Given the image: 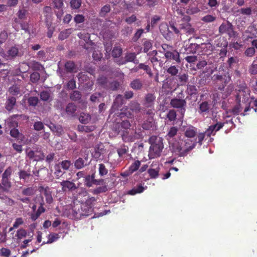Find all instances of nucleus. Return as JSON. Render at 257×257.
Segmentation results:
<instances>
[{
	"mask_svg": "<svg viewBox=\"0 0 257 257\" xmlns=\"http://www.w3.org/2000/svg\"><path fill=\"white\" fill-rule=\"evenodd\" d=\"M149 141L151 144L149 153V158L152 159L159 157L164 149L162 138L152 136L150 138Z\"/></svg>",
	"mask_w": 257,
	"mask_h": 257,
	"instance_id": "nucleus-1",
	"label": "nucleus"
},
{
	"mask_svg": "<svg viewBox=\"0 0 257 257\" xmlns=\"http://www.w3.org/2000/svg\"><path fill=\"white\" fill-rule=\"evenodd\" d=\"M156 96L154 93H148L146 94L143 100V108L144 113L148 115L154 114Z\"/></svg>",
	"mask_w": 257,
	"mask_h": 257,
	"instance_id": "nucleus-2",
	"label": "nucleus"
},
{
	"mask_svg": "<svg viewBox=\"0 0 257 257\" xmlns=\"http://www.w3.org/2000/svg\"><path fill=\"white\" fill-rule=\"evenodd\" d=\"M90 215L82 208V205L75 204L70 211V218L74 219H80L82 217L88 216Z\"/></svg>",
	"mask_w": 257,
	"mask_h": 257,
	"instance_id": "nucleus-3",
	"label": "nucleus"
},
{
	"mask_svg": "<svg viewBox=\"0 0 257 257\" xmlns=\"http://www.w3.org/2000/svg\"><path fill=\"white\" fill-rule=\"evenodd\" d=\"M219 32L221 35L227 34L229 38H235L238 34L236 32L234 31L232 24L228 21L221 24L219 27Z\"/></svg>",
	"mask_w": 257,
	"mask_h": 257,
	"instance_id": "nucleus-4",
	"label": "nucleus"
},
{
	"mask_svg": "<svg viewBox=\"0 0 257 257\" xmlns=\"http://www.w3.org/2000/svg\"><path fill=\"white\" fill-rule=\"evenodd\" d=\"M169 147L171 152L175 153L180 157H184L186 155H183L185 153L182 141L178 142L177 141H171L169 142Z\"/></svg>",
	"mask_w": 257,
	"mask_h": 257,
	"instance_id": "nucleus-5",
	"label": "nucleus"
},
{
	"mask_svg": "<svg viewBox=\"0 0 257 257\" xmlns=\"http://www.w3.org/2000/svg\"><path fill=\"white\" fill-rule=\"evenodd\" d=\"M185 99L174 98L170 101V105L174 108L180 109V112L182 116H184L186 106Z\"/></svg>",
	"mask_w": 257,
	"mask_h": 257,
	"instance_id": "nucleus-6",
	"label": "nucleus"
},
{
	"mask_svg": "<svg viewBox=\"0 0 257 257\" xmlns=\"http://www.w3.org/2000/svg\"><path fill=\"white\" fill-rule=\"evenodd\" d=\"M184 151H185L183 155H186L192 150L196 146L197 142L196 139L186 138L182 140Z\"/></svg>",
	"mask_w": 257,
	"mask_h": 257,
	"instance_id": "nucleus-7",
	"label": "nucleus"
},
{
	"mask_svg": "<svg viewBox=\"0 0 257 257\" xmlns=\"http://www.w3.org/2000/svg\"><path fill=\"white\" fill-rule=\"evenodd\" d=\"M164 56L166 59L165 62L166 63L167 61H171V60L174 61L177 64L181 63L180 54L176 50L172 49L169 52H166Z\"/></svg>",
	"mask_w": 257,
	"mask_h": 257,
	"instance_id": "nucleus-8",
	"label": "nucleus"
},
{
	"mask_svg": "<svg viewBox=\"0 0 257 257\" xmlns=\"http://www.w3.org/2000/svg\"><path fill=\"white\" fill-rule=\"evenodd\" d=\"M122 139L124 142H133L136 140L140 139L141 135L135 132L134 133H130L128 131H124L121 134Z\"/></svg>",
	"mask_w": 257,
	"mask_h": 257,
	"instance_id": "nucleus-9",
	"label": "nucleus"
},
{
	"mask_svg": "<svg viewBox=\"0 0 257 257\" xmlns=\"http://www.w3.org/2000/svg\"><path fill=\"white\" fill-rule=\"evenodd\" d=\"M96 201L95 197H88L86 198L84 202H82L81 204L82 206V208L87 212L90 215H91L93 211V203Z\"/></svg>",
	"mask_w": 257,
	"mask_h": 257,
	"instance_id": "nucleus-10",
	"label": "nucleus"
},
{
	"mask_svg": "<svg viewBox=\"0 0 257 257\" xmlns=\"http://www.w3.org/2000/svg\"><path fill=\"white\" fill-rule=\"evenodd\" d=\"M1 56L7 60H12L19 56L18 48L16 46L11 47L7 52V53L1 54Z\"/></svg>",
	"mask_w": 257,
	"mask_h": 257,
	"instance_id": "nucleus-11",
	"label": "nucleus"
},
{
	"mask_svg": "<svg viewBox=\"0 0 257 257\" xmlns=\"http://www.w3.org/2000/svg\"><path fill=\"white\" fill-rule=\"evenodd\" d=\"M176 76L177 78L172 77V80H176L177 81V87L185 85L188 81V75L186 73H179Z\"/></svg>",
	"mask_w": 257,
	"mask_h": 257,
	"instance_id": "nucleus-12",
	"label": "nucleus"
},
{
	"mask_svg": "<svg viewBox=\"0 0 257 257\" xmlns=\"http://www.w3.org/2000/svg\"><path fill=\"white\" fill-rule=\"evenodd\" d=\"M131 123L128 120H123L115 125L114 128L118 134L123 133L124 131H128L131 127Z\"/></svg>",
	"mask_w": 257,
	"mask_h": 257,
	"instance_id": "nucleus-13",
	"label": "nucleus"
},
{
	"mask_svg": "<svg viewBox=\"0 0 257 257\" xmlns=\"http://www.w3.org/2000/svg\"><path fill=\"white\" fill-rule=\"evenodd\" d=\"M184 136L187 138L193 139L197 134V128L193 125H189L184 128Z\"/></svg>",
	"mask_w": 257,
	"mask_h": 257,
	"instance_id": "nucleus-14",
	"label": "nucleus"
},
{
	"mask_svg": "<svg viewBox=\"0 0 257 257\" xmlns=\"http://www.w3.org/2000/svg\"><path fill=\"white\" fill-rule=\"evenodd\" d=\"M60 185L62 186V190L63 191H66L67 190L69 191H73L77 188L75 184L69 181H63L60 182Z\"/></svg>",
	"mask_w": 257,
	"mask_h": 257,
	"instance_id": "nucleus-15",
	"label": "nucleus"
},
{
	"mask_svg": "<svg viewBox=\"0 0 257 257\" xmlns=\"http://www.w3.org/2000/svg\"><path fill=\"white\" fill-rule=\"evenodd\" d=\"M124 103V99L122 95H117L111 107V110L115 111L120 108Z\"/></svg>",
	"mask_w": 257,
	"mask_h": 257,
	"instance_id": "nucleus-16",
	"label": "nucleus"
},
{
	"mask_svg": "<svg viewBox=\"0 0 257 257\" xmlns=\"http://www.w3.org/2000/svg\"><path fill=\"white\" fill-rule=\"evenodd\" d=\"M167 65L168 63L166 64V68L165 69L167 73L173 77L176 76L179 73V67L175 65Z\"/></svg>",
	"mask_w": 257,
	"mask_h": 257,
	"instance_id": "nucleus-17",
	"label": "nucleus"
},
{
	"mask_svg": "<svg viewBox=\"0 0 257 257\" xmlns=\"http://www.w3.org/2000/svg\"><path fill=\"white\" fill-rule=\"evenodd\" d=\"M200 45L196 43H190L189 45H186L184 46L185 51L184 53L186 54H195L199 49Z\"/></svg>",
	"mask_w": 257,
	"mask_h": 257,
	"instance_id": "nucleus-18",
	"label": "nucleus"
},
{
	"mask_svg": "<svg viewBox=\"0 0 257 257\" xmlns=\"http://www.w3.org/2000/svg\"><path fill=\"white\" fill-rule=\"evenodd\" d=\"M178 128L177 126H171L168 131V133L165 136L166 140L168 142L172 141V140L177 134Z\"/></svg>",
	"mask_w": 257,
	"mask_h": 257,
	"instance_id": "nucleus-19",
	"label": "nucleus"
},
{
	"mask_svg": "<svg viewBox=\"0 0 257 257\" xmlns=\"http://www.w3.org/2000/svg\"><path fill=\"white\" fill-rule=\"evenodd\" d=\"M130 86L135 90H140L143 86L142 81L140 79H134L130 84Z\"/></svg>",
	"mask_w": 257,
	"mask_h": 257,
	"instance_id": "nucleus-20",
	"label": "nucleus"
},
{
	"mask_svg": "<svg viewBox=\"0 0 257 257\" xmlns=\"http://www.w3.org/2000/svg\"><path fill=\"white\" fill-rule=\"evenodd\" d=\"M16 104V98L14 96H10L8 98L6 103V109L9 111H11L12 109H13L14 107Z\"/></svg>",
	"mask_w": 257,
	"mask_h": 257,
	"instance_id": "nucleus-21",
	"label": "nucleus"
},
{
	"mask_svg": "<svg viewBox=\"0 0 257 257\" xmlns=\"http://www.w3.org/2000/svg\"><path fill=\"white\" fill-rule=\"evenodd\" d=\"M2 192H9L12 187V183L10 179L2 178L1 180Z\"/></svg>",
	"mask_w": 257,
	"mask_h": 257,
	"instance_id": "nucleus-22",
	"label": "nucleus"
},
{
	"mask_svg": "<svg viewBox=\"0 0 257 257\" xmlns=\"http://www.w3.org/2000/svg\"><path fill=\"white\" fill-rule=\"evenodd\" d=\"M44 204L43 201L41 202L37 211L31 214V218L33 221H35L42 213L45 212L46 209L43 206Z\"/></svg>",
	"mask_w": 257,
	"mask_h": 257,
	"instance_id": "nucleus-23",
	"label": "nucleus"
},
{
	"mask_svg": "<svg viewBox=\"0 0 257 257\" xmlns=\"http://www.w3.org/2000/svg\"><path fill=\"white\" fill-rule=\"evenodd\" d=\"M49 127L51 131L56 133L59 136L62 135L63 133V129L60 125H56L54 123H51L49 125Z\"/></svg>",
	"mask_w": 257,
	"mask_h": 257,
	"instance_id": "nucleus-24",
	"label": "nucleus"
},
{
	"mask_svg": "<svg viewBox=\"0 0 257 257\" xmlns=\"http://www.w3.org/2000/svg\"><path fill=\"white\" fill-rule=\"evenodd\" d=\"M76 108V105L74 103L70 102L67 105L65 111L68 115L73 116L75 113Z\"/></svg>",
	"mask_w": 257,
	"mask_h": 257,
	"instance_id": "nucleus-25",
	"label": "nucleus"
},
{
	"mask_svg": "<svg viewBox=\"0 0 257 257\" xmlns=\"http://www.w3.org/2000/svg\"><path fill=\"white\" fill-rule=\"evenodd\" d=\"M129 107L131 110L135 113H138L142 110L140 104L137 101H132L129 104Z\"/></svg>",
	"mask_w": 257,
	"mask_h": 257,
	"instance_id": "nucleus-26",
	"label": "nucleus"
},
{
	"mask_svg": "<svg viewBox=\"0 0 257 257\" xmlns=\"http://www.w3.org/2000/svg\"><path fill=\"white\" fill-rule=\"evenodd\" d=\"M72 32L73 30L71 28L65 29L60 32L58 36V39L61 41L64 40L68 38Z\"/></svg>",
	"mask_w": 257,
	"mask_h": 257,
	"instance_id": "nucleus-27",
	"label": "nucleus"
},
{
	"mask_svg": "<svg viewBox=\"0 0 257 257\" xmlns=\"http://www.w3.org/2000/svg\"><path fill=\"white\" fill-rule=\"evenodd\" d=\"M85 160L87 161L86 158H85L84 159L82 158H79L76 160L74 162L75 168L77 169H81L86 166L87 163L85 162Z\"/></svg>",
	"mask_w": 257,
	"mask_h": 257,
	"instance_id": "nucleus-28",
	"label": "nucleus"
},
{
	"mask_svg": "<svg viewBox=\"0 0 257 257\" xmlns=\"http://www.w3.org/2000/svg\"><path fill=\"white\" fill-rule=\"evenodd\" d=\"M43 14L45 17V21H51L52 16V8L50 7L46 6L43 9Z\"/></svg>",
	"mask_w": 257,
	"mask_h": 257,
	"instance_id": "nucleus-29",
	"label": "nucleus"
},
{
	"mask_svg": "<svg viewBox=\"0 0 257 257\" xmlns=\"http://www.w3.org/2000/svg\"><path fill=\"white\" fill-rule=\"evenodd\" d=\"M28 67L33 70H41L44 69L43 65L39 62L33 61L27 64Z\"/></svg>",
	"mask_w": 257,
	"mask_h": 257,
	"instance_id": "nucleus-30",
	"label": "nucleus"
},
{
	"mask_svg": "<svg viewBox=\"0 0 257 257\" xmlns=\"http://www.w3.org/2000/svg\"><path fill=\"white\" fill-rule=\"evenodd\" d=\"M128 146H125L124 144L120 145V147L117 149V153L118 156L120 158L123 157L124 155L126 154L128 152Z\"/></svg>",
	"mask_w": 257,
	"mask_h": 257,
	"instance_id": "nucleus-31",
	"label": "nucleus"
},
{
	"mask_svg": "<svg viewBox=\"0 0 257 257\" xmlns=\"http://www.w3.org/2000/svg\"><path fill=\"white\" fill-rule=\"evenodd\" d=\"M210 109V105L207 101H203L199 105V112L202 113L204 112H208Z\"/></svg>",
	"mask_w": 257,
	"mask_h": 257,
	"instance_id": "nucleus-32",
	"label": "nucleus"
},
{
	"mask_svg": "<svg viewBox=\"0 0 257 257\" xmlns=\"http://www.w3.org/2000/svg\"><path fill=\"white\" fill-rule=\"evenodd\" d=\"M97 82L102 87L107 88L108 81L106 77L104 76H99L97 80Z\"/></svg>",
	"mask_w": 257,
	"mask_h": 257,
	"instance_id": "nucleus-33",
	"label": "nucleus"
},
{
	"mask_svg": "<svg viewBox=\"0 0 257 257\" xmlns=\"http://www.w3.org/2000/svg\"><path fill=\"white\" fill-rule=\"evenodd\" d=\"M46 26L47 27L48 31L47 33V37L51 38L55 31V27L52 26V22L49 21H45Z\"/></svg>",
	"mask_w": 257,
	"mask_h": 257,
	"instance_id": "nucleus-34",
	"label": "nucleus"
},
{
	"mask_svg": "<svg viewBox=\"0 0 257 257\" xmlns=\"http://www.w3.org/2000/svg\"><path fill=\"white\" fill-rule=\"evenodd\" d=\"M36 189L33 187L24 188L22 191V194L25 196H33L35 194Z\"/></svg>",
	"mask_w": 257,
	"mask_h": 257,
	"instance_id": "nucleus-35",
	"label": "nucleus"
},
{
	"mask_svg": "<svg viewBox=\"0 0 257 257\" xmlns=\"http://www.w3.org/2000/svg\"><path fill=\"white\" fill-rule=\"evenodd\" d=\"M144 190V188L143 186L140 184L137 186V187H135L132 189L129 190L127 192V194L131 195H135L138 193H141L143 192Z\"/></svg>",
	"mask_w": 257,
	"mask_h": 257,
	"instance_id": "nucleus-36",
	"label": "nucleus"
},
{
	"mask_svg": "<svg viewBox=\"0 0 257 257\" xmlns=\"http://www.w3.org/2000/svg\"><path fill=\"white\" fill-rule=\"evenodd\" d=\"M8 91L12 95H18L21 93L20 87L18 85H13L9 88Z\"/></svg>",
	"mask_w": 257,
	"mask_h": 257,
	"instance_id": "nucleus-37",
	"label": "nucleus"
},
{
	"mask_svg": "<svg viewBox=\"0 0 257 257\" xmlns=\"http://www.w3.org/2000/svg\"><path fill=\"white\" fill-rule=\"evenodd\" d=\"M186 92L188 95L193 96L197 94L198 91L195 86L194 85L189 84L187 85Z\"/></svg>",
	"mask_w": 257,
	"mask_h": 257,
	"instance_id": "nucleus-38",
	"label": "nucleus"
},
{
	"mask_svg": "<svg viewBox=\"0 0 257 257\" xmlns=\"http://www.w3.org/2000/svg\"><path fill=\"white\" fill-rule=\"evenodd\" d=\"M141 165V162L139 160H136L133 162L129 167L128 172L129 173L132 174L135 171H137Z\"/></svg>",
	"mask_w": 257,
	"mask_h": 257,
	"instance_id": "nucleus-39",
	"label": "nucleus"
},
{
	"mask_svg": "<svg viewBox=\"0 0 257 257\" xmlns=\"http://www.w3.org/2000/svg\"><path fill=\"white\" fill-rule=\"evenodd\" d=\"M122 53V49L119 46H115L112 51V56L113 58H119Z\"/></svg>",
	"mask_w": 257,
	"mask_h": 257,
	"instance_id": "nucleus-40",
	"label": "nucleus"
},
{
	"mask_svg": "<svg viewBox=\"0 0 257 257\" xmlns=\"http://www.w3.org/2000/svg\"><path fill=\"white\" fill-rule=\"evenodd\" d=\"M88 192L85 190H81L77 195V199H79L80 202H83L86 198H88Z\"/></svg>",
	"mask_w": 257,
	"mask_h": 257,
	"instance_id": "nucleus-41",
	"label": "nucleus"
},
{
	"mask_svg": "<svg viewBox=\"0 0 257 257\" xmlns=\"http://www.w3.org/2000/svg\"><path fill=\"white\" fill-rule=\"evenodd\" d=\"M201 48L205 53L210 54L214 49V47L210 43L201 44Z\"/></svg>",
	"mask_w": 257,
	"mask_h": 257,
	"instance_id": "nucleus-42",
	"label": "nucleus"
},
{
	"mask_svg": "<svg viewBox=\"0 0 257 257\" xmlns=\"http://www.w3.org/2000/svg\"><path fill=\"white\" fill-rule=\"evenodd\" d=\"M60 237L58 233H50L48 236V240L46 242H44L42 244L45 243H51L56 240H57Z\"/></svg>",
	"mask_w": 257,
	"mask_h": 257,
	"instance_id": "nucleus-43",
	"label": "nucleus"
},
{
	"mask_svg": "<svg viewBox=\"0 0 257 257\" xmlns=\"http://www.w3.org/2000/svg\"><path fill=\"white\" fill-rule=\"evenodd\" d=\"M72 165L70 160H63L59 163V166L64 170H68Z\"/></svg>",
	"mask_w": 257,
	"mask_h": 257,
	"instance_id": "nucleus-44",
	"label": "nucleus"
},
{
	"mask_svg": "<svg viewBox=\"0 0 257 257\" xmlns=\"http://www.w3.org/2000/svg\"><path fill=\"white\" fill-rule=\"evenodd\" d=\"M91 119V116L88 114H86L84 113H81L79 120L82 123L84 124H86L88 123Z\"/></svg>",
	"mask_w": 257,
	"mask_h": 257,
	"instance_id": "nucleus-45",
	"label": "nucleus"
},
{
	"mask_svg": "<svg viewBox=\"0 0 257 257\" xmlns=\"http://www.w3.org/2000/svg\"><path fill=\"white\" fill-rule=\"evenodd\" d=\"M160 169L157 168L156 169H149L148 170V173L152 179H156L159 176Z\"/></svg>",
	"mask_w": 257,
	"mask_h": 257,
	"instance_id": "nucleus-46",
	"label": "nucleus"
},
{
	"mask_svg": "<svg viewBox=\"0 0 257 257\" xmlns=\"http://www.w3.org/2000/svg\"><path fill=\"white\" fill-rule=\"evenodd\" d=\"M181 28L185 30L187 34L191 35L194 33V29L191 27V26L189 23L181 24Z\"/></svg>",
	"mask_w": 257,
	"mask_h": 257,
	"instance_id": "nucleus-47",
	"label": "nucleus"
},
{
	"mask_svg": "<svg viewBox=\"0 0 257 257\" xmlns=\"http://www.w3.org/2000/svg\"><path fill=\"white\" fill-rule=\"evenodd\" d=\"M139 68L145 71L150 77L153 76V74L152 72L151 69L148 65H146L144 63H140L139 64Z\"/></svg>",
	"mask_w": 257,
	"mask_h": 257,
	"instance_id": "nucleus-48",
	"label": "nucleus"
},
{
	"mask_svg": "<svg viewBox=\"0 0 257 257\" xmlns=\"http://www.w3.org/2000/svg\"><path fill=\"white\" fill-rule=\"evenodd\" d=\"M152 43L150 40H145L143 43V52L147 53L152 47Z\"/></svg>",
	"mask_w": 257,
	"mask_h": 257,
	"instance_id": "nucleus-49",
	"label": "nucleus"
},
{
	"mask_svg": "<svg viewBox=\"0 0 257 257\" xmlns=\"http://www.w3.org/2000/svg\"><path fill=\"white\" fill-rule=\"evenodd\" d=\"M81 0H71L70 2V7L73 10H77L79 9L81 6Z\"/></svg>",
	"mask_w": 257,
	"mask_h": 257,
	"instance_id": "nucleus-50",
	"label": "nucleus"
},
{
	"mask_svg": "<svg viewBox=\"0 0 257 257\" xmlns=\"http://www.w3.org/2000/svg\"><path fill=\"white\" fill-rule=\"evenodd\" d=\"M66 70L69 72H73L75 68V64L73 61H68L65 64Z\"/></svg>",
	"mask_w": 257,
	"mask_h": 257,
	"instance_id": "nucleus-51",
	"label": "nucleus"
},
{
	"mask_svg": "<svg viewBox=\"0 0 257 257\" xmlns=\"http://www.w3.org/2000/svg\"><path fill=\"white\" fill-rule=\"evenodd\" d=\"M27 235V231L26 230L21 228L17 230V233L16 234V236L17 237L18 239H21L25 237H26Z\"/></svg>",
	"mask_w": 257,
	"mask_h": 257,
	"instance_id": "nucleus-52",
	"label": "nucleus"
},
{
	"mask_svg": "<svg viewBox=\"0 0 257 257\" xmlns=\"http://www.w3.org/2000/svg\"><path fill=\"white\" fill-rule=\"evenodd\" d=\"M70 98L73 101L79 100L81 98V94L79 91H74L73 93L70 94Z\"/></svg>",
	"mask_w": 257,
	"mask_h": 257,
	"instance_id": "nucleus-53",
	"label": "nucleus"
},
{
	"mask_svg": "<svg viewBox=\"0 0 257 257\" xmlns=\"http://www.w3.org/2000/svg\"><path fill=\"white\" fill-rule=\"evenodd\" d=\"M13 169L11 167H8L2 174V178L10 179Z\"/></svg>",
	"mask_w": 257,
	"mask_h": 257,
	"instance_id": "nucleus-54",
	"label": "nucleus"
},
{
	"mask_svg": "<svg viewBox=\"0 0 257 257\" xmlns=\"http://www.w3.org/2000/svg\"><path fill=\"white\" fill-rule=\"evenodd\" d=\"M40 79V75L38 72H33L30 75V81L33 83H37Z\"/></svg>",
	"mask_w": 257,
	"mask_h": 257,
	"instance_id": "nucleus-55",
	"label": "nucleus"
},
{
	"mask_svg": "<svg viewBox=\"0 0 257 257\" xmlns=\"http://www.w3.org/2000/svg\"><path fill=\"white\" fill-rule=\"evenodd\" d=\"M94 178H95V175L93 174L92 175H88L86 176L85 178V184L86 186L90 187L92 186L93 184V180Z\"/></svg>",
	"mask_w": 257,
	"mask_h": 257,
	"instance_id": "nucleus-56",
	"label": "nucleus"
},
{
	"mask_svg": "<svg viewBox=\"0 0 257 257\" xmlns=\"http://www.w3.org/2000/svg\"><path fill=\"white\" fill-rule=\"evenodd\" d=\"M124 58L126 63L132 62L134 61L135 59L136 58V54L134 52L127 53L126 54Z\"/></svg>",
	"mask_w": 257,
	"mask_h": 257,
	"instance_id": "nucleus-57",
	"label": "nucleus"
},
{
	"mask_svg": "<svg viewBox=\"0 0 257 257\" xmlns=\"http://www.w3.org/2000/svg\"><path fill=\"white\" fill-rule=\"evenodd\" d=\"M98 171L100 176H103L108 173V170L103 164H99Z\"/></svg>",
	"mask_w": 257,
	"mask_h": 257,
	"instance_id": "nucleus-58",
	"label": "nucleus"
},
{
	"mask_svg": "<svg viewBox=\"0 0 257 257\" xmlns=\"http://www.w3.org/2000/svg\"><path fill=\"white\" fill-rule=\"evenodd\" d=\"M31 176V174L30 173H28L25 170H20L19 172V177L20 179L26 180Z\"/></svg>",
	"mask_w": 257,
	"mask_h": 257,
	"instance_id": "nucleus-59",
	"label": "nucleus"
},
{
	"mask_svg": "<svg viewBox=\"0 0 257 257\" xmlns=\"http://www.w3.org/2000/svg\"><path fill=\"white\" fill-rule=\"evenodd\" d=\"M44 195L46 198V201L49 204L52 203L53 201V197L49 190L45 189L44 190Z\"/></svg>",
	"mask_w": 257,
	"mask_h": 257,
	"instance_id": "nucleus-60",
	"label": "nucleus"
},
{
	"mask_svg": "<svg viewBox=\"0 0 257 257\" xmlns=\"http://www.w3.org/2000/svg\"><path fill=\"white\" fill-rule=\"evenodd\" d=\"M255 53V50L254 47L247 48L244 52V55L248 57H251L254 56Z\"/></svg>",
	"mask_w": 257,
	"mask_h": 257,
	"instance_id": "nucleus-61",
	"label": "nucleus"
},
{
	"mask_svg": "<svg viewBox=\"0 0 257 257\" xmlns=\"http://www.w3.org/2000/svg\"><path fill=\"white\" fill-rule=\"evenodd\" d=\"M167 117L170 121L175 120L176 118V112L174 109L170 110L167 115Z\"/></svg>",
	"mask_w": 257,
	"mask_h": 257,
	"instance_id": "nucleus-62",
	"label": "nucleus"
},
{
	"mask_svg": "<svg viewBox=\"0 0 257 257\" xmlns=\"http://www.w3.org/2000/svg\"><path fill=\"white\" fill-rule=\"evenodd\" d=\"M110 7L109 5H106L104 6L101 9L100 12V16L101 17H104L106 14L110 11Z\"/></svg>",
	"mask_w": 257,
	"mask_h": 257,
	"instance_id": "nucleus-63",
	"label": "nucleus"
},
{
	"mask_svg": "<svg viewBox=\"0 0 257 257\" xmlns=\"http://www.w3.org/2000/svg\"><path fill=\"white\" fill-rule=\"evenodd\" d=\"M248 72L251 75L257 74V64L252 63L248 67Z\"/></svg>",
	"mask_w": 257,
	"mask_h": 257,
	"instance_id": "nucleus-64",
	"label": "nucleus"
}]
</instances>
